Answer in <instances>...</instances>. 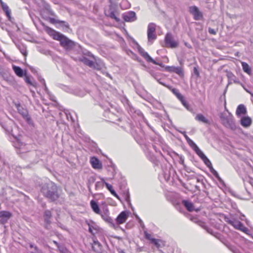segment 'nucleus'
<instances>
[{
    "mask_svg": "<svg viewBox=\"0 0 253 253\" xmlns=\"http://www.w3.org/2000/svg\"><path fill=\"white\" fill-rule=\"evenodd\" d=\"M195 119L199 122H203L205 124H209L210 121L208 119L206 118L205 116L201 114H198L196 115L195 117Z\"/></svg>",
    "mask_w": 253,
    "mask_h": 253,
    "instance_id": "obj_32",
    "label": "nucleus"
},
{
    "mask_svg": "<svg viewBox=\"0 0 253 253\" xmlns=\"http://www.w3.org/2000/svg\"><path fill=\"white\" fill-rule=\"evenodd\" d=\"M45 19L53 24H59L60 26L63 28H65L66 29L69 28V24L68 23V22L65 21L58 20L54 18L49 17H46L45 18Z\"/></svg>",
    "mask_w": 253,
    "mask_h": 253,
    "instance_id": "obj_11",
    "label": "nucleus"
},
{
    "mask_svg": "<svg viewBox=\"0 0 253 253\" xmlns=\"http://www.w3.org/2000/svg\"><path fill=\"white\" fill-rule=\"evenodd\" d=\"M18 113L21 114L23 118H24L27 122L29 123L31 121V118L29 115L28 111L26 109L24 108L23 107L18 108L17 110Z\"/></svg>",
    "mask_w": 253,
    "mask_h": 253,
    "instance_id": "obj_21",
    "label": "nucleus"
},
{
    "mask_svg": "<svg viewBox=\"0 0 253 253\" xmlns=\"http://www.w3.org/2000/svg\"><path fill=\"white\" fill-rule=\"evenodd\" d=\"M154 64L159 65L162 67H164V65L162 62H157L156 60H154V62H152Z\"/></svg>",
    "mask_w": 253,
    "mask_h": 253,
    "instance_id": "obj_56",
    "label": "nucleus"
},
{
    "mask_svg": "<svg viewBox=\"0 0 253 253\" xmlns=\"http://www.w3.org/2000/svg\"><path fill=\"white\" fill-rule=\"evenodd\" d=\"M196 154L202 160L206 156V155L203 153V152L201 150L198 152H197Z\"/></svg>",
    "mask_w": 253,
    "mask_h": 253,
    "instance_id": "obj_47",
    "label": "nucleus"
},
{
    "mask_svg": "<svg viewBox=\"0 0 253 253\" xmlns=\"http://www.w3.org/2000/svg\"><path fill=\"white\" fill-rule=\"evenodd\" d=\"M29 247L31 249H33V251L31 252L32 253H42L41 250L34 244L29 243Z\"/></svg>",
    "mask_w": 253,
    "mask_h": 253,
    "instance_id": "obj_37",
    "label": "nucleus"
},
{
    "mask_svg": "<svg viewBox=\"0 0 253 253\" xmlns=\"http://www.w3.org/2000/svg\"><path fill=\"white\" fill-rule=\"evenodd\" d=\"M210 171L217 178L220 182H223V180L219 176L218 172L213 168L212 166H211L209 168Z\"/></svg>",
    "mask_w": 253,
    "mask_h": 253,
    "instance_id": "obj_34",
    "label": "nucleus"
},
{
    "mask_svg": "<svg viewBox=\"0 0 253 253\" xmlns=\"http://www.w3.org/2000/svg\"><path fill=\"white\" fill-rule=\"evenodd\" d=\"M247 113V109L244 105L240 104L236 109V114L238 117L241 115H246Z\"/></svg>",
    "mask_w": 253,
    "mask_h": 253,
    "instance_id": "obj_24",
    "label": "nucleus"
},
{
    "mask_svg": "<svg viewBox=\"0 0 253 253\" xmlns=\"http://www.w3.org/2000/svg\"><path fill=\"white\" fill-rule=\"evenodd\" d=\"M153 76L154 77V78L159 82V84L163 85L164 86H167L168 88H169V89L171 88L170 86L167 85L164 82L161 81V78H159V76L157 75H153Z\"/></svg>",
    "mask_w": 253,
    "mask_h": 253,
    "instance_id": "obj_41",
    "label": "nucleus"
},
{
    "mask_svg": "<svg viewBox=\"0 0 253 253\" xmlns=\"http://www.w3.org/2000/svg\"><path fill=\"white\" fill-rule=\"evenodd\" d=\"M104 182L103 181L101 180V181L96 182L95 185V190H97L100 188H102L103 187Z\"/></svg>",
    "mask_w": 253,
    "mask_h": 253,
    "instance_id": "obj_42",
    "label": "nucleus"
},
{
    "mask_svg": "<svg viewBox=\"0 0 253 253\" xmlns=\"http://www.w3.org/2000/svg\"><path fill=\"white\" fill-rule=\"evenodd\" d=\"M53 209L51 210H46L43 212V218L44 223L50 224L51 223V219L52 217Z\"/></svg>",
    "mask_w": 253,
    "mask_h": 253,
    "instance_id": "obj_15",
    "label": "nucleus"
},
{
    "mask_svg": "<svg viewBox=\"0 0 253 253\" xmlns=\"http://www.w3.org/2000/svg\"><path fill=\"white\" fill-rule=\"evenodd\" d=\"M16 46L19 49L21 53L24 56H26L27 52L25 46L23 44H17Z\"/></svg>",
    "mask_w": 253,
    "mask_h": 253,
    "instance_id": "obj_35",
    "label": "nucleus"
},
{
    "mask_svg": "<svg viewBox=\"0 0 253 253\" xmlns=\"http://www.w3.org/2000/svg\"><path fill=\"white\" fill-rule=\"evenodd\" d=\"M92 250L97 253H108L103 249L102 245L97 240H94L92 244Z\"/></svg>",
    "mask_w": 253,
    "mask_h": 253,
    "instance_id": "obj_16",
    "label": "nucleus"
},
{
    "mask_svg": "<svg viewBox=\"0 0 253 253\" xmlns=\"http://www.w3.org/2000/svg\"><path fill=\"white\" fill-rule=\"evenodd\" d=\"M40 192L49 202L61 204L64 199L58 192L57 185L52 182L42 184L40 186Z\"/></svg>",
    "mask_w": 253,
    "mask_h": 253,
    "instance_id": "obj_1",
    "label": "nucleus"
},
{
    "mask_svg": "<svg viewBox=\"0 0 253 253\" xmlns=\"http://www.w3.org/2000/svg\"><path fill=\"white\" fill-rule=\"evenodd\" d=\"M41 24L43 27L44 31L51 37L55 33L56 31L52 29L51 28L46 26L43 22H41Z\"/></svg>",
    "mask_w": 253,
    "mask_h": 253,
    "instance_id": "obj_29",
    "label": "nucleus"
},
{
    "mask_svg": "<svg viewBox=\"0 0 253 253\" xmlns=\"http://www.w3.org/2000/svg\"><path fill=\"white\" fill-rule=\"evenodd\" d=\"M12 68L15 72V73L18 76L20 77H23L24 76H25L26 73V71H24L20 67L16 66L15 65H13Z\"/></svg>",
    "mask_w": 253,
    "mask_h": 253,
    "instance_id": "obj_27",
    "label": "nucleus"
},
{
    "mask_svg": "<svg viewBox=\"0 0 253 253\" xmlns=\"http://www.w3.org/2000/svg\"><path fill=\"white\" fill-rule=\"evenodd\" d=\"M95 181V177L94 176H90L88 179L87 188L90 193H92L91 189V185L94 183Z\"/></svg>",
    "mask_w": 253,
    "mask_h": 253,
    "instance_id": "obj_36",
    "label": "nucleus"
},
{
    "mask_svg": "<svg viewBox=\"0 0 253 253\" xmlns=\"http://www.w3.org/2000/svg\"><path fill=\"white\" fill-rule=\"evenodd\" d=\"M112 195H113L114 196H115L117 199L120 200V197L119 196V195L116 193V191H112Z\"/></svg>",
    "mask_w": 253,
    "mask_h": 253,
    "instance_id": "obj_63",
    "label": "nucleus"
},
{
    "mask_svg": "<svg viewBox=\"0 0 253 253\" xmlns=\"http://www.w3.org/2000/svg\"><path fill=\"white\" fill-rule=\"evenodd\" d=\"M156 25L154 23H150L148 26L147 37L148 42L152 43L153 41L156 39L157 35L155 34Z\"/></svg>",
    "mask_w": 253,
    "mask_h": 253,
    "instance_id": "obj_5",
    "label": "nucleus"
},
{
    "mask_svg": "<svg viewBox=\"0 0 253 253\" xmlns=\"http://www.w3.org/2000/svg\"><path fill=\"white\" fill-rule=\"evenodd\" d=\"M38 79H39V81L42 84V85H45V82L44 80L41 76H39Z\"/></svg>",
    "mask_w": 253,
    "mask_h": 253,
    "instance_id": "obj_53",
    "label": "nucleus"
},
{
    "mask_svg": "<svg viewBox=\"0 0 253 253\" xmlns=\"http://www.w3.org/2000/svg\"><path fill=\"white\" fill-rule=\"evenodd\" d=\"M177 131L178 132H179L180 133L182 134L184 136V137H185V139L186 140V141H188L189 139H190L188 136L186 134V132L185 131H181V130H177Z\"/></svg>",
    "mask_w": 253,
    "mask_h": 253,
    "instance_id": "obj_49",
    "label": "nucleus"
},
{
    "mask_svg": "<svg viewBox=\"0 0 253 253\" xmlns=\"http://www.w3.org/2000/svg\"><path fill=\"white\" fill-rule=\"evenodd\" d=\"M123 101V102H124V103L125 104H126V105H127L128 106H129V102L127 98H124V101Z\"/></svg>",
    "mask_w": 253,
    "mask_h": 253,
    "instance_id": "obj_58",
    "label": "nucleus"
},
{
    "mask_svg": "<svg viewBox=\"0 0 253 253\" xmlns=\"http://www.w3.org/2000/svg\"><path fill=\"white\" fill-rule=\"evenodd\" d=\"M152 243L157 248H162L165 246V242L160 239H152Z\"/></svg>",
    "mask_w": 253,
    "mask_h": 253,
    "instance_id": "obj_31",
    "label": "nucleus"
},
{
    "mask_svg": "<svg viewBox=\"0 0 253 253\" xmlns=\"http://www.w3.org/2000/svg\"><path fill=\"white\" fill-rule=\"evenodd\" d=\"M193 72L195 75H196L197 77H199L200 76L199 72L197 68V67H195L193 69Z\"/></svg>",
    "mask_w": 253,
    "mask_h": 253,
    "instance_id": "obj_51",
    "label": "nucleus"
},
{
    "mask_svg": "<svg viewBox=\"0 0 253 253\" xmlns=\"http://www.w3.org/2000/svg\"><path fill=\"white\" fill-rule=\"evenodd\" d=\"M165 46L167 47L175 48L178 46V43L175 42L171 34L167 33L165 38Z\"/></svg>",
    "mask_w": 253,
    "mask_h": 253,
    "instance_id": "obj_8",
    "label": "nucleus"
},
{
    "mask_svg": "<svg viewBox=\"0 0 253 253\" xmlns=\"http://www.w3.org/2000/svg\"><path fill=\"white\" fill-rule=\"evenodd\" d=\"M82 61L85 65L89 66L91 68L99 69L98 67V65L96 62H93V61L89 60L86 57H84L82 59Z\"/></svg>",
    "mask_w": 253,
    "mask_h": 253,
    "instance_id": "obj_20",
    "label": "nucleus"
},
{
    "mask_svg": "<svg viewBox=\"0 0 253 253\" xmlns=\"http://www.w3.org/2000/svg\"><path fill=\"white\" fill-rule=\"evenodd\" d=\"M108 12H109V13L108 14H106V15L110 17L112 19L115 20L116 21H117V22L120 21V19L119 18H118L115 15V12L114 11H108Z\"/></svg>",
    "mask_w": 253,
    "mask_h": 253,
    "instance_id": "obj_39",
    "label": "nucleus"
},
{
    "mask_svg": "<svg viewBox=\"0 0 253 253\" xmlns=\"http://www.w3.org/2000/svg\"><path fill=\"white\" fill-rule=\"evenodd\" d=\"M112 195H113L114 196H115L117 199L120 200V197L119 196V195L116 193V191H112Z\"/></svg>",
    "mask_w": 253,
    "mask_h": 253,
    "instance_id": "obj_62",
    "label": "nucleus"
},
{
    "mask_svg": "<svg viewBox=\"0 0 253 253\" xmlns=\"http://www.w3.org/2000/svg\"><path fill=\"white\" fill-rule=\"evenodd\" d=\"M132 134L134 139L138 143H140L144 138V132L140 128H137L136 129L132 130Z\"/></svg>",
    "mask_w": 253,
    "mask_h": 253,
    "instance_id": "obj_7",
    "label": "nucleus"
},
{
    "mask_svg": "<svg viewBox=\"0 0 253 253\" xmlns=\"http://www.w3.org/2000/svg\"><path fill=\"white\" fill-rule=\"evenodd\" d=\"M129 213V211H122L118 215L116 219V223H115L116 225H117V228L120 224H123L126 222L128 217Z\"/></svg>",
    "mask_w": 253,
    "mask_h": 253,
    "instance_id": "obj_9",
    "label": "nucleus"
},
{
    "mask_svg": "<svg viewBox=\"0 0 253 253\" xmlns=\"http://www.w3.org/2000/svg\"><path fill=\"white\" fill-rule=\"evenodd\" d=\"M192 148L195 151L196 153H197V152H198L200 150V149L199 148V147L196 144H195L194 146H193Z\"/></svg>",
    "mask_w": 253,
    "mask_h": 253,
    "instance_id": "obj_55",
    "label": "nucleus"
},
{
    "mask_svg": "<svg viewBox=\"0 0 253 253\" xmlns=\"http://www.w3.org/2000/svg\"><path fill=\"white\" fill-rule=\"evenodd\" d=\"M172 92L174 94L176 97L179 99H182V96H183L179 91V90L176 88H172Z\"/></svg>",
    "mask_w": 253,
    "mask_h": 253,
    "instance_id": "obj_40",
    "label": "nucleus"
},
{
    "mask_svg": "<svg viewBox=\"0 0 253 253\" xmlns=\"http://www.w3.org/2000/svg\"><path fill=\"white\" fill-rule=\"evenodd\" d=\"M12 214L9 211H0V223L4 224L7 223L8 220L12 217Z\"/></svg>",
    "mask_w": 253,
    "mask_h": 253,
    "instance_id": "obj_12",
    "label": "nucleus"
},
{
    "mask_svg": "<svg viewBox=\"0 0 253 253\" xmlns=\"http://www.w3.org/2000/svg\"><path fill=\"white\" fill-rule=\"evenodd\" d=\"M101 180H102V181H104V184L105 185V186H106L107 188L108 189V190L111 192V193L112 194V191H115L113 188V187L112 186L109 184L108 183H107L105 181L104 178H101Z\"/></svg>",
    "mask_w": 253,
    "mask_h": 253,
    "instance_id": "obj_43",
    "label": "nucleus"
},
{
    "mask_svg": "<svg viewBox=\"0 0 253 253\" xmlns=\"http://www.w3.org/2000/svg\"><path fill=\"white\" fill-rule=\"evenodd\" d=\"M179 100L181 101L182 104L188 109H189V104L187 102V101L185 100L183 96H182V99H179Z\"/></svg>",
    "mask_w": 253,
    "mask_h": 253,
    "instance_id": "obj_45",
    "label": "nucleus"
},
{
    "mask_svg": "<svg viewBox=\"0 0 253 253\" xmlns=\"http://www.w3.org/2000/svg\"><path fill=\"white\" fill-rule=\"evenodd\" d=\"M2 10L5 12L8 19L9 21H11V10L9 9L8 6L6 3H2L1 6Z\"/></svg>",
    "mask_w": 253,
    "mask_h": 253,
    "instance_id": "obj_26",
    "label": "nucleus"
},
{
    "mask_svg": "<svg viewBox=\"0 0 253 253\" xmlns=\"http://www.w3.org/2000/svg\"><path fill=\"white\" fill-rule=\"evenodd\" d=\"M252 119L248 116L243 117L241 119V124L245 127H249L252 124Z\"/></svg>",
    "mask_w": 253,
    "mask_h": 253,
    "instance_id": "obj_25",
    "label": "nucleus"
},
{
    "mask_svg": "<svg viewBox=\"0 0 253 253\" xmlns=\"http://www.w3.org/2000/svg\"><path fill=\"white\" fill-rule=\"evenodd\" d=\"M241 64L243 71L248 74L251 75L252 74V71L249 65L245 62H242Z\"/></svg>",
    "mask_w": 253,
    "mask_h": 253,
    "instance_id": "obj_33",
    "label": "nucleus"
},
{
    "mask_svg": "<svg viewBox=\"0 0 253 253\" xmlns=\"http://www.w3.org/2000/svg\"><path fill=\"white\" fill-rule=\"evenodd\" d=\"M41 24L43 27L44 31L51 37L55 33L56 31L52 29L51 28L46 26L43 22H41Z\"/></svg>",
    "mask_w": 253,
    "mask_h": 253,
    "instance_id": "obj_28",
    "label": "nucleus"
},
{
    "mask_svg": "<svg viewBox=\"0 0 253 253\" xmlns=\"http://www.w3.org/2000/svg\"><path fill=\"white\" fill-rule=\"evenodd\" d=\"M125 199H126V201L128 203V204H129V203H130V197H129V194H127L126 196Z\"/></svg>",
    "mask_w": 253,
    "mask_h": 253,
    "instance_id": "obj_59",
    "label": "nucleus"
},
{
    "mask_svg": "<svg viewBox=\"0 0 253 253\" xmlns=\"http://www.w3.org/2000/svg\"><path fill=\"white\" fill-rule=\"evenodd\" d=\"M112 195H113L114 196H115L117 199L120 200V197L119 196V195L116 193V191H112Z\"/></svg>",
    "mask_w": 253,
    "mask_h": 253,
    "instance_id": "obj_60",
    "label": "nucleus"
},
{
    "mask_svg": "<svg viewBox=\"0 0 253 253\" xmlns=\"http://www.w3.org/2000/svg\"><path fill=\"white\" fill-rule=\"evenodd\" d=\"M182 203L188 211H194V205L192 202L188 200H183Z\"/></svg>",
    "mask_w": 253,
    "mask_h": 253,
    "instance_id": "obj_30",
    "label": "nucleus"
},
{
    "mask_svg": "<svg viewBox=\"0 0 253 253\" xmlns=\"http://www.w3.org/2000/svg\"><path fill=\"white\" fill-rule=\"evenodd\" d=\"M145 237L146 239L150 240L151 242L152 239H155V238H151V235L147 232H145Z\"/></svg>",
    "mask_w": 253,
    "mask_h": 253,
    "instance_id": "obj_48",
    "label": "nucleus"
},
{
    "mask_svg": "<svg viewBox=\"0 0 253 253\" xmlns=\"http://www.w3.org/2000/svg\"><path fill=\"white\" fill-rule=\"evenodd\" d=\"M101 211L100 215L104 221L109 224L110 226L115 229L117 228V225L115 224L113 219L109 216V211L107 205L105 202H103L101 205Z\"/></svg>",
    "mask_w": 253,
    "mask_h": 253,
    "instance_id": "obj_3",
    "label": "nucleus"
},
{
    "mask_svg": "<svg viewBox=\"0 0 253 253\" xmlns=\"http://www.w3.org/2000/svg\"><path fill=\"white\" fill-rule=\"evenodd\" d=\"M189 12L193 15L194 18L196 20H199L203 18L202 12L200 11L196 6L189 7Z\"/></svg>",
    "mask_w": 253,
    "mask_h": 253,
    "instance_id": "obj_10",
    "label": "nucleus"
},
{
    "mask_svg": "<svg viewBox=\"0 0 253 253\" xmlns=\"http://www.w3.org/2000/svg\"><path fill=\"white\" fill-rule=\"evenodd\" d=\"M123 18L124 21L129 22L135 21L137 19L135 13L132 11H129L124 13Z\"/></svg>",
    "mask_w": 253,
    "mask_h": 253,
    "instance_id": "obj_14",
    "label": "nucleus"
},
{
    "mask_svg": "<svg viewBox=\"0 0 253 253\" xmlns=\"http://www.w3.org/2000/svg\"><path fill=\"white\" fill-rule=\"evenodd\" d=\"M166 71L170 73H175L178 75L180 77H182L184 76V72L183 68L181 67H175V66H167L165 67Z\"/></svg>",
    "mask_w": 253,
    "mask_h": 253,
    "instance_id": "obj_13",
    "label": "nucleus"
},
{
    "mask_svg": "<svg viewBox=\"0 0 253 253\" xmlns=\"http://www.w3.org/2000/svg\"><path fill=\"white\" fill-rule=\"evenodd\" d=\"M48 8H46L48 13L55 17H57V15L55 14V13L50 9L49 6H48Z\"/></svg>",
    "mask_w": 253,
    "mask_h": 253,
    "instance_id": "obj_46",
    "label": "nucleus"
},
{
    "mask_svg": "<svg viewBox=\"0 0 253 253\" xmlns=\"http://www.w3.org/2000/svg\"><path fill=\"white\" fill-rule=\"evenodd\" d=\"M90 207L92 210V211L96 214L100 213L101 211V207L100 208L98 203L94 201L91 200L90 203Z\"/></svg>",
    "mask_w": 253,
    "mask_h": 253,
    "instance_id": "obj_23",
    "label": "nucleus"
},
{
    "mask_svg": "<svg viewBox=\"0 0 253 253\" xmlns=\"http://www.w3.org/2000/svg\"><path fill=\"white\" fill-rule=\"evenodd\" d=\"M187 143L189 145V146L192 148L193 146H194V145L196 144L194 141L191 140V139H189L188 141H187Z\"/></svg>",
    "mask_w": 253,
    "mask_h": 253,
    "instance_id": "obj_50",
    "label": "nucleus"
},
{
    "mask_svg": "<svg viewBox=\"0 0 253 253\" xmlns=\"http://www.w3.org/2000/svg\"><path fill=\"white\" fill-rule=\"evenodd\" d=\"M90 163L92 167L96 169H100L102 168V164L97 158L93 157L90 159Z\"/></svg>",
    "mask_w": 253,
    "mask_h": 253,
    "instance_id": "obj_22",
    "label": "nucleus"
},
{
    "mask_svg": "<svg viewBox=\"0 0 253 253\" xmlns=\"http://www.w3.org/2000/svg\"><path fill=\"white\" fill-rule=\"evenodd\" d=\"M192 148L195 151L196 153H197V152H198L200 150V149L199 148V147L196 144H195L194 146H193Z\"/></svg>",
    "mask_w": 253,
    "mask_h": 253,
    "instance_id": "obj_54",
    "label": "nucleus"
},
{
    "mask_svg": "<svg viewBox=\"0 0 253 253\" xmlns=\"http://www.w3.org/2000/svg\"><path fill=\"white\" fill-rule=\"evenodd\" d=\"M208 31L210 34L212 35H215L216 34V32L214 29H212L211 28H209Z\"/></svg>",
    "mask_w": 253,
    "mask_h": 253,
    "instance_id": "obj_52",
    "label": "nucleus"
},
{
    "mask_svg": "<svg viewBox=\"0 0 253 253\" xmlns=\"http://www.w3.org/2000/svg\"><path fill=\"white\" fill-rule=\"evenodd\" d=\"M226 76L228 79V84H231V81H233L234 83L239 84L242 86H244L243 84L239 81V80L237 78V77L233 74L232 72L229 71H226Z\"/></svg>",
    "mask_w": 253,
    "mask_h": 253,
    "instance_id": "obj_18",
    "label": "nucleus"
},
{
    "mask_svg": "<svg viewBox=\"0 0 253 253\" xmlns=\"http://www.w3.org/2000/svg\"><path fill=\"white\" fill-rule=\"evenodd\" d=\"M112 195H113L114 196H115L117 199L120 200V197L119 196V195L116 193V191H112Z\"/></svg>",
    "mask_w": 253,
    "mask_h": 253,
    "instance_id": "obj_61",
    "label": "nucleus"
},
{
    "mask_svg": "<svg viewBox=\"0 0 253 253\" xmlns=\"http://www.w3.org/2000/svg\"><path fill=\"white\" fill-rule=\"evenodd\" d=\"M202 160L203 161L204 163H205V164L209 168L210 167H211V166H212V164L211 162V161L209 160V159L207 157V156H206Z\"/></svg>",
    "mask_w": 253,
    "mask_h": 253,
    "instance_id": "obj_44",
    "label": "nucleus"
},
{
    "mask_svg": "<svg viewBox=\"0 0 253 253\" xmlns=\"http://www.w3.org/2000/svg\"><path fill=\"white\" fill-rule=\"evenodd\" d=\"M137 49L139 53L143 56L146 60L148 62H154V59H153L148 53L145 51L138 44H137Z\"/></svg>",
    "mask_w": 253,
    "mask_h": 253,
    "instance_id": "obj_17",
    "label": "nucleus"
},
{
    "mask_svg": "<svg viewBox=\"0 0 253 253\" xmlns=\"http://www.w3.org/2000/svg\"><path fill=\"white\" fill-rule=\"evenodd\" d=\"M24 80H25V81L26 82V83H27L28 84H30V85H33V86H35V85L37 84V83L35 81L32 82L31 81L30 77L26 75V74L25 75Z\"/></svg>",
    "mask_w": 253,
    "mask_h": 253,
    "instance_id": "obj_38",
    "label": "nucleus"
},
{
    "mask_svg": "<svg viewBox=\"0 0 253 253\" xmlns=\"http://www.w3.org/2000/svg\"><path fill=\"white\" fill-rule=\"evenodd\" d=\"M226 221L229 224L232 225L235 228L240 230L245 233H248L249 229L246 227L240 221L237 220L227 219Z\"/></svg>",
    "mask_w": 253,
    "mask_h": 253,
    "instance_id": "obj_6",
    "label": "nucleus"
},
{
    "mask_svg": "<svg viewBox=\"0 0 253 253\" xmlns=\"http://www.w3.org/2000/svg\"><path fill=\"white\" fill-rule=\"evenodd\" d=\"M117 251L118 252V253H126L124 250H122V249L121 248H118L117 249Z\"/></svg>",
    "mask_w": 253,
    "mask_h": 253,
    "instance_id": "obj_64",
    "label": "nucleus"
},
{
    "mask_svg": "<svg viewBox=\"0 0 253 253\" xmlns=\"http://www.w3.org/2000/svg\"><path fill=\"white\" fill-rule=\"evenodd\" d=\"M88 231L92 234H94V233L93 232L92 229L95 228L92 226H91L89 224H88Z\"/></svg>",
    "mask_w": 253,
    "mask_h": 253,
    "instance_id": "obj_57",
    "label": "nucleus"
},
{
    "mask_svg": "<svg viewBox=\"0 0 253 253\" xmlns=\"http://www.w3.org/2000/svg\"><path fill=\"white\" fill-rule=\"evenodd\" d=\"M52 37L54 40L59 41L60 45L64 48L71 49L75 46L74 42L57 31L55 32Z\"/></svg>",
    "mask_w": 253,
    "mask_h": 253,
    "instance_id": "obj_2",
    "label": "nucleus"
},
{
    "mask_svg": "<svg viewBox=\"0 0 253 253\" xmlns=\"http://www.w3.org/2000/svg\"><path fill=\"white\" fill-rule=\"evenodd\" d=\"M220 119L222 124L226 127H229L232 129L236 128L235 122L233 120V116L231 113H223L220 116Z\"/></svg>",
    "mask_w": 253,
    "mask_h": 253,
    "instance_id": "obj_4",
    "label": "nucleus"
},
{
    "mask_svg": "<svg viewBox=\"0 0 253 253\" xmlns=\"http://www.w3.org/2000/svg\"><path fill=\"white\" fill-rule=\"evenodd\" d=\"M13 145L16 148L19 149V152L17 153L24 154L26 152L25 144L21 142L19 139H17L16 141L14 142Z\"/></svg>",
    "mask_w": 253,
    "mask_h": 253,
    "instance_id": "obj_19",
    "label": "nucleus"
}]
</instances>
